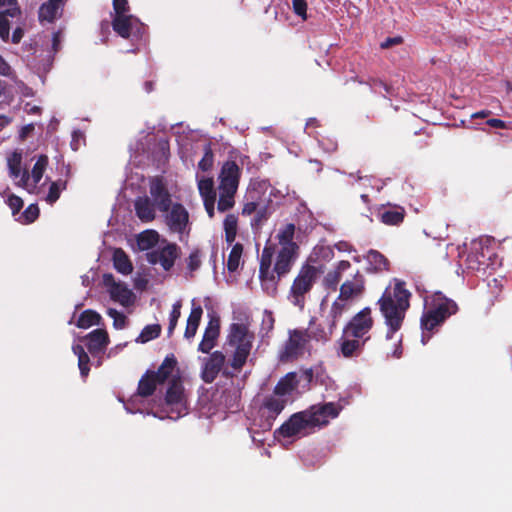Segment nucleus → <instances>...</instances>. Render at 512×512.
<instances>
[{"mask_svg": "<svg viewBox=\"0 0 512 512\" xmlns=\"http://www.w3.org/2000/svg\"><path fill=\"white\" fill-rule=\"evenodd\" d=\"M338 300L348 301L361 297L365 291V277L357 270L351 278L346 279L340 286Z\"/></svg>", "mask_w": 512, "mask_h": 512, "instance_id": "16", "label": "nucleus"}, {"mask_svg": "<svg viewBox=\"0 0 512 512\" xmlns=\"http://www.w3.org/2000/svg\"><path fill=\"white\" fill-rule=\"evenodd\" d=\"M298 255L299 250L277 249L276 244H265L260 257L259 280L267 295L276 296L280 280L291 272Z\"/></svg>", "mask_w": 512, "mask_h": 512, "instance_id": "2", "label": "nucleus"}, {"mask_svg": "<svg viewBox=\"0 0 512 512\" xmlns=\"http://www.w3.org/2000/svg\"><path fill=\"white\" fill-rule=\"evenodd\" d=\"M66 181H54L49 187V192L46 196V202L49 204L55 203L60 198V192L66 189Z\"/></svg>", "mask_w": 512, "mask_h": 512, "instance_id": "45", "label": "nucleus"}, {"mask_svg": "<svg viewBox=\"0 0 512 512\" xmlns=\"http://www.w3.org/2000/svg\"><path fill=\"white\" fill-rule=\"evenodd\" d=\"M411 293L403 281L396 280L393 287H387L378 299L380 312L387 326L386 339L390 340L403 325L406 312L410 307Z\"/></svg>", "mask_w": 512, "mask_h": 512, "instance_id": "3", "label": "nucleus"}, {"mask_svg": "<svg viewBox=\"0 0 512 512\" xmlns=\"http://www.w3.org/2000/svg\"><path fill=\"white\" fill-rule=\"evenodd\" d=\"M187 269L192 276L195 271H197L201 266V251L199 249H194L186 259Z\"/></svg>", "mask_w": 512, "mask_h": 512, "instance_id": "48", "label": "nucleus"}, {"mask_svg": "<svg viewBox=\"0 0 512 512\" xmlns=\"http://www.w3.org/2000/svg\"><path fill=\"white\" fill-rule=\"evenodd\" d=\"M287 400L278 396L270 395L265 397L259 408L260 423L259 427L264 431H269L278 415L284 410Z\"/></svg>", "mask_w": 512, "mask_h": 512, "instance_id": "10", "label": "nucleus"}, {"mask_svg": "<svg viewBox=\"0 0 512 512\" xmlns=\"http://www.w3.org/2000/svg\"><path fill=\"white\" fill-rule=\"evenodd\" d=\"M198 190L203 200L216 198V192L212 178H203L199 180Z\"/></svg>", "mask_w": 512, "mask_h": 512, "instance_id": "42", "label": "nucleus"}, {"mask_svg": "<svg viewBox=\"0 0 512 512\" xmlns=\"http://www.w3.org/2000/svg\"><path fill=\"white\" fill-rule=\"evenodd\" d=\"M365 259L374 272L387 271L389 269V260L379 251L371 249L365 255Z\"/></svg>", "mask_w": 512, "mask_h": 512, "instance_id": "32", "label": "nucleus"}, {"mask_svg": "<svg viewBox=\"0 0 512 512\" xmlns=\"http://www.w3.org/2000/svg\"><path fill=\"white\" fill-rule=\"evenodd\" d=\"M83 339L87 341L86 347L94 357L103 354L110 343L109 335L104 329H95Z\"/></svg>", "mask_w": 512, "mask_h": 512, "instance_id": "18", "label": "nucleus"}, {"mask_svg": "<svg viewBox=\"0 0 512 512\" xmlns=\"http://www.w3.org/2000/svg\"><path fill=\"white\" fill-rule=\"evenodd\" d=\"M180 254L181 249L176 243L162 240L161 245L146 253V260L152 265L159 264L165 271H170Z\"/></svg>", "mask_w": 512, "mask_h": 512, "instance_id": "8", "label": "nucleus"}, {"mask_svg": "<svg viewBox=\"0 0 512 512\" xmlns=\"http://www.w3.org/2000/svg\"><path fill=\"white\" fill-rule=\"evenodd\" d=\"M309 338L317 342L326 343L331 339L333 335L331 329H327L324 324L316 323V318L311 317L309 320Z\"/></svg>", "mask_w": 512, "mask_h": 512, "instance_id": "30", "label": "nucleus"}, {"mask_svg": "<svg viewBox=\"0 0 512 512\" xmlns=\"http://www.w3.org/2000/svg\"><path fill=\"white\" fill-rule=\"evenodd\" d=\"M296 227L293 223H287L279 229L276 238L280 248H287L292 250H299V246L294 242Z\"/></svg>", "mask_w": 512, "mask_h": 512, "instance_id": "26", "label": "nucleus"}, {"mask_svg": "<svg viewBox=\"0 0 512 512\" xmlns=\"http://www.w3.org/2000/svg\"><path fill=\"white\" fill-rule=\"evenodd\" d=\"M374 319L370 307H365L356 313L344 327V334L348 337L363 339L373 328Z\"/></svg>", "mask_w": 512, "mask_h": 512, "instance_id": "11", "label": "nucleus"}, {"mask_svg": "<svg viewBox=\"0 0 512 512\" xmlns=\"http://www.w3.org/2000/svg\"><path fill=\"white\" fill-rule=\"evenodd\" d=\"M293 11L303 20L307 19V2L305 0H293Z\"/></svg>", "mask_w": 512, "mask_h": 512, "instance_id": "56", "label": "nucleus"}, {"mask_svg": "<svg viewBox=\"0 0 512 512\" xmlns=\"http://www.w3.org/2000/svg\"><path fill=\"white\" fill-rule=\"evenodd\" d=\"M159 241V234L155 230H146L137 237V245L140 250H150L154 248Z\"/></svg>", "mask_w": 512, "mask_h": 512, "instance_id": "35", "label": "nucleus"}, {"mask_svg": "<svg viewBox=\"0 0 512 512\" xmlns=\"http://www.w3.org/2000/svg\"><path fill=\"white\" fill-rule=\"evenodd\" d=\"M458 310L457 303L442 292H435L430 301L425 299V309L420 319L422 343L426 344L431 333L442 326L448 318L455 315Z\"/></svg>", "mask_w": 512, "mask_h": 512, "instance_id": "5", "label": "nucleus"}, {"mask_svg": "<svg viewBox=\"0 0 512 512\" xmlns=\"http://www.w3.org/2000/svg\"><path fill=\"white\" fill-rule=\"evenodd\" d=\"M369 339H370L369 336L364 339H361V338L343 339L340 342L339 353L344 358L358 357L362 354L365 344Z\"/></svg>", "mask_w": 512, "mask_h": 512, "instance_id": "20", "label": "nucleus"}, {"mask_svg": "<svg viewBox=\"0 0 512 512\" xmlns=\"http://www.w3.org/2000/svg\"><path fill=\"white\" fill-rule=\"evenodd\" d=\"M101 322L102 317L99 313L92 309H87L80 314L76 326L81 329H88L93 325H100Z\"/></svg>", "mask_w": 512, "mask_h": 512, "instance_id": "34", "label": "nucleus"}, {"mask_svg": "<svg viewBox=\"0 0 512 512\" xmlns=\"http://www.w3.org/2000/svg\"><path fill=\"white\" fill-rule=\"evenodd\" d=\"M59 46H60V32H55L53 33V38H52V48L55 52H57L59 50Z\"/></svg>", "mask_w": 512, "mask_h": 512, "instance_id": "64", "label": "nucleus"}, {"mask_svg": "<svg viewBox=\"0 0 512 512\" xmlns=\"http://www.w3.org/2000/svg\"><path fill=\"white\" fill-rule=\"evenodd\" d=\"M181 307H182L181 300L176 301L172 306V310H171L170 316H169V325H168V335L169 336L174 332V330L177 326L178 320L181 317Z\"/></svg>", "mask_w": 512, "mask_h": 512, "instance_id": "47", "label": "nucleus"}, {"mask_svg": "<svg viewBox=\"0 0 512 512\" xmlns=\"http://www.w3.org/2000/svg\"><path fill=\"white\" fill-rule=\"evenodd\" d=\"M214 163V154L210 144L204 146V155L198 163L200 170L207 172L212 169Z\"/></svg>", "mask_w": 512, "mask_h": 512, "instance_id": "46", "label": "nucleus"}, {"mask_svg": "<svg viewBox=\"0 0 512 512\" xmlns=\"http://www.w3.org/2000/svg\"><path fill=\"white\" fill-rule=\"evenodd\" d=\"M322 272L321 266H315L308 262L300 267L288 293V299L291 304L300 310L304 309L307 296L312 291Z\"/></svg>", "mask_w": 512, "mask_h": 512, "instance_id": "6", "label": "nucleus"}, {"mask_svg": "<svg viewBox=\"0 0 512 512\" xmlns=\"http://www.w3.org/2000/svg\"><path fill=\"white\" fill-rule=\"evenodd\" d=\"M275 319L272 312L265 311L262 319L261 330L265 331V334L271 332L274 328Z\"/></svg>", "mask_w": 512, "mask_h": 512, "instance_id": "57", "label": "nucleus"}, {"mask_svg": "<svg viewBox=\"0 0 512 512\" xmlns=\"http://www.w3.org/2000/svg\"><path fill=\"white\" fill-rule=\"evenodd\" d=\"M135 213L142 222H151L155 219V206L149 197H138L134 202Z\"/></svg>", "mask_w": 512, "mask_h": 512, "instance_id": "23", "label": "nucleus"}, {"mask_svg": "<svg viewBox=\"0 0 512 512\" xmlns=\"http://www.w3.org/2000/svg\"><path fill=\"white\" fill-rule=\"evenodd\" d=\"M112 5L114 10L113 16L131 15L128 0H113Z\"/></svg>", "mask_w": 512, "mask_h": 512, "instance_id": "52", "label": "nucleus"}, {"mask_svg": "<svg viewBox=\"0 0 512 512\" xmlns=\"http://www.w3.org/2000/svg\"><path fill=\"white\" fill-rule=\"evenodd\" d=\"M220 196L217 203V209L220 212H225L233 208L235 204L234 196L236 192L232 191H226V190H219Z\"/></svg>", "mask_w": 512, "mask_h": 512, "instance_id": "43", "label": "nucleus"}, {"mask_svg": "<svg viewBox=\"0 0 512 512\" xmlns=\"http://www.w3.org/2000/svg\"><path fill=\"white\" fill-rule=\"evenodd\" d=\"M111 26L118 36L132 41L141 40L146 34V25L133 15L113 16Z\"/></svg>", "mask_w": 512, "mask_h": 512, "instance_id": "9", "label": "nucleus"}, {"mask_svg": "<svg viewBox=\"0 0 512 512\" xmlns=\"http://www.w3.org/2000/svg\"><path fill=\"white\" fill-rule=\"evenodd\" d=\"M298 386L296 373L290 372L282 377L275 385L273 394L279 398L290 395Z\"/></svg>", "mask_w": 512, "mask_h": 512, "instance_id": "25", "label": "nucleus"}, {"mask_svg": "<svg viewBox=\"0 0 512 512\" xmlns=\"http://www.w3.org/2000/svg\"><path fill=\"white\" fill-rule=\"evenodd\" d=\"M406 211L398 205L389 206L379 212L380 221L388 226H399L403 223Z\"/></svg>", "mask_w": 512, "mask_h": 512, "instance_id": "21", "label": "nucleus"}, {"mask_svg": "<svg viewBox=\"0 0 512 512\" xmlns=\"http://www.w3.org/2000/svg\"><path fill=\"white\" fill-rule=\"evenodd\" d=\"M114 268L121 274L128 275L132 272L133 266L124 250L121 248L115 249L113 253Z\"/></svg>", "mask_w": 512, "mask_h": 512, "instance_id": "33", "label": "nucleus"}, {"mask_svg": "<svg viewBox=\"0 0 512 512\" xmlns=\"http://www.w3.org/2000/svg\"><path fill=\"white\" fill-rule=\"evenodd\" d=\"M371 85L373 86H380L382 87L388 94L391 93V87L383 82L382 80H379V79H371Z\"/></svg>", "mask_w": 512, "mask_h": 512, "instance_id": "63", "label": "nucleus"}, {"mask_svg": "<svg viewBox=\"0 0 512 512\" xmlns=\"http://www.w3.org/2000/svg\"><path fill=\"white\" fill-rule=\"evenodd\" d=\"M402 43V38L401 37H388L387 39H385V41H383L381 44H380V47L382 49H388L394 45H398Z\"/></svg>", "mask_w": 512, "mask_h": 512, "instance_id": "59", "label": "nucleus"}, {"mask_svg": "<svg viewBox=\"0 0 512 512\" xmlns=\"http://www.w3.org/2000/svg\"><path fill=\"white\" fill-rule=\"evenodd\" d=\"M243 254V245L235 243L229 253L227 260V269L229 272H235L239 268L240 259Z\"/></svg>", "mask_w": 512, "mask_h": 512, "instance_id": "39", "label": "nucleus"}, {"mask_svg": "<svg viewBox=\"0 0 512 512\" xmlns=\"http://www.w3.org/2000/svg\"><path fill=\"white\" fill-rule=\"evenodd\" d=\"M216 198L212 199H205L203 200V204L205 207V210L210 218L214 217V206H215Z\"/></svg>", "mask_w": 512, "mask_h": 512, "instance_id": "60", "label": "nucleus"}, {"mask_svg": "<svg viewBox=\"0 0 512 512\" xmlns=\"http://www.w3.org/2000/svg\"><path fill=\"white\" fill-rule=\"evenodd\" d=\"M149 192L154 206L160 212H168L172 204L171 195L162 177H154L149 183Z\"/></svg>", "mask_w": 512, "mask_h": 512, "instance_id": "12", "label": "nucleus"}, {"mask_svg": "<svg viewBox=\"0 0 512 512\" xmlns=\"http://www.w3.org/2000/svg\"><path fill=\"white\" fill-rule=\"evenodd\" d=\"M343 409L340 402L313 405L309 409L292 414L277 430L283 438L304 437L326 427Z\"/></svg>", "mask_w": 512, "mask_h": 512, "instance_id": "1", "label": "nucleus"}, {"mask_svg": "<svg viewBox=\"0 0 512 512\" xmlns=\"http://www.w3.org/2000/svg\"><path fill=\"white\" fill-rule=\"evenodd\" d=\"M64 0H48L44 2L38 12L40 21L53 22L62 11Z\"/></svg>", "mask_w": 512, "mask_h": 512, "instance_id": "24", "label": "nucleus"}, {"mask_svg": "<svg viewBox=\"0 0 512 512\" xmlns=\"http://www.w3.org/2000/svg\"><path fill=\"white\" fill-rule=\"evenodd\" d=\"M161 325L160 324H150V325H147L145 326L140 335L138 336V338L136 339L137 342H140V343H146V342H149L157 337H159V335L161 334Z\"/></svg>", "mask_w": 512, "mask_h": 512, "instance_id": "41", "label": "nucleus"}, {"mask_svg": "<svg viewBox=\"0 0 512 512\" xmlns=\"http://www.w3.org/2000/svg\"><path fill=\"white\" fill-rule=\"evenodd\" d=\"M48 165V157L46 155H40L35 162L32 172H31V178L33 179L32 188H36L37 184L40 182V180L43 177V174L46 170V167Z\"/></svg>", "mask_w": 512, "mask_h": 512, "instance_id": "38", "label": "nucleus"}, {"mask_svg": "<svg viewBox=\"0 0 512 512\" xmlns=\"http://www.w3.org/2000/svg\"><path fill=\"white\" fill-rule=\"evenodd\" d=\"M6 203L10 207V209L12 210V214L13 215H16L17 213H19L20 210L23 208V205H24L23 200L19 196H16L14 194L10 195L7 198Z\"/></svg>", "mask_w": 512, "mask_h": 512, "instance_id": "55", "label": "nucleus"}, {"mask_svg": "<svg viewBox=\"0 0 512 512\" xmlns=\"http://www.w3.org/2000/svg\"><path fill=\"white\" fill-rule=\"evenodd\" d=\"M39 212L37 204H30L21 214L19 219H23L22 222L26 224L32 223L38 218Z\"/></svg>", "mask_w": 512, "mask_h": 512, "instance_id": "50", "label": "nucleus"}, {"mask_svg": "<svg viewBox=\"0 0 512 512\" xmlns=\"http://www.w3.org/2000/svg\"><path fill=\"white\" fill-rule=\"evenodd\" d=\"M103 281L109 288L108 292L113 301L119 302L123 306L130 304L133 294L126 285L116 282L112 274H104Z\"/></svg>", "mask_w": 512, "mask_h": 512, "instance_id": "17", "label": "nucleus"}, {"mask_svg": "<svg viewBox=\"0 0 512 512\" xmlns=\"http://www.w3.org/2000/svg\"><path fill=\"white\" fill-rule=\"evenodd\" d=\"M308 329H292L288 331V339L280 350V360L290 361L302 357L309 345Z\"/></svg>", "mask_w": 512, "mask_h": 512, "instance_id": "7", "label": "nucleus"}, {"mask_svg": "<svg viewBox=\"0 0 512 512\" xmlns=\"http://www.w3.org/2000/svg\"><path fill=\"white\" fill-rule=\"evenodd\" d=\"M220 333V322L218 318H211L204 331L198 350L202 353H209L216 344Z\"/></svg>", "mask_w": 512, "mask_h": 512, "instance_id": "19", "label": "nucleus"}, {"mask_svg": "<svg viewBox=\"0 0 512 512\" xmlns=\"http://www.w3.org/2000/svg\"><path fill=\"white\" fill-rule=\"evenodd\" d=\"M24 36V30L21 27H17L11 37V41L14 44H18Z\"/></svg>", "mask_w": 512, "mask_h": 512, "instance_id": "61", "label": "nucleus"}, {"mask_svg": "<svg viewBox=\"0 0 512 512\" xmlns=\"http://www.w3.org/2000/svg\"><path fill=\"white\" fill-rule=\"evenodd\" d=\"M165 222L170 231L177 234H183L189 224V213L180 203L171 205L168 212H165Z\"/></svg>", "mask_w": 512, "mask_h": 512, "instance_id": "13", "label": "nucleus"}, {"mask_svg": "<svg viewBox=\"0 0 512 512\" xmlns=\"http://www.w3.org/2000/svg\"><path fill=\"white\" fill-rule=\"evenodd\" d=\"M241 169L235 161H226L219 174V190L237 192Z\"/></svg>", "mask_w": 512, "mask_h": 512, "instance_id": "15", "label": "nucleus"}, {"mask_svg": "<svg viewBox=\"0 0 512 512\" xmlns=\"http://www.w3.org/2000/svg\"><path fill=\"white\" fill-rule=\"evenodd\" d=\"M202 314V307L200 305H196L195 300H192V309L188 316L186 329L184 332L185 338L191 339L195 336L201 321Z\"/></svg>", "mask_w": 512, "mask_h": 512, "instance_id": "28", "label": "nucleus"}, {"mask_svg": "<svg viewBox=\"0 0 512 512\" xmlns=\"http://www.w3.org/2000/svg\"><path fill=\"white\" fill-rule=\"evenodd\" d=\"M177 366V359L174 354L167 355L157 371L151 373L157 378L158 382L164 384L166 380L172 375Z\"/></svg>", "mask_w": 512, "mask_h": 512, "instance_id": "29", "label": "nucleus"}, {"mask_svg": "<svg viewBox=\"0 0 512 512\" xmlns=\"http://www.w3.org/2000/svg\"><path fill=\"white\" fill-rule=\"evenodd\" d=\"M245 198L246 202L243 205L241 214L243 216H250L259 209V205L263 200L259 196V192L257 190H249Z\"/></svg>", "mask_w": 512, "mask_h": 512, "instance_id": "36", "label": "nucleus"}, {"mask_svg": "<svg viewBox=\"0 0 512 512\" xmlns=\"http://www.w3.org/2000/svg\"><path fill=\"white\" fill-rule=\"evenodd\" d=\"M255 335L245 323H232L227 335V344L234 348L226 368L223 370V377L231 379L235 377L247 363L251 353Z\"/></svg>", "mask_w": 512, "mask_h": 512, "instance_id": "4", "label": "nucleus"}, {"mask_svg": "<svg viewBox=\"0 0 512 512\" xmlns=\"http://www.w3.org/2000/svg\"><path fill=\"white\" fill-rule=\"evenodd\" d=\"M157 385H161V383L151 373V370H148L139 380L137 393L141 397H149L155 392Z\"/></svg>", "mask_w": 512, "mask_h": 512, "instance_id": "31", "label": "nucleus"}, {"mask_svg": "<svg viewBox=\"0 0 512 512\" xmlns=\"http://www.w3.org/2000/svg\"><path fill=\"white\" fill-rule=\"evenodd\" d=\"M346 310V304L341 300H336L332 303L329 313L330 316V327H337L339 319L342 317Z\"/></svg>", "mask_w": 512, "mask_h": 512, "instance_id": "44", "label": "nucleus"}, {"mask_svg": "<svg viewBox=\"0 0 512 512\" xmlns=\"http://www.w3.org/2000/svg\"><path fill=\"white\" fill-rule=\"evenodd\" d=\"M10 176L17 178L21 175V155L14 153L8 160Z\"/></svg>", "mask_w": 512, "mask_h": 512, "instance_id": "51", "label": "nucleus"}, {"mask_svg": "<svg viewBox=\"0 0 512 512\" xmlns=\"http://www.w3.org/2000/svg\"><path fill=\"white\" fill-rule=\"evenodd\" d=\"M165 401L168 405H182L184 402V388L179 376L172 377L166 391Z\"/></svg>", "mask_w": 512, "mask_h": 512, "instance_id": "22", "label": "nucleus"}, {"mask_svg": "<svg viewBox=\"0 0 512 512\" xmlns=\"http://www.w3.org/2000/svg\"><path fill=\"white\" fill-rule=\"evenodd\" d=\"M271 212L269 209V204L266 203L264 200L259 205V209L255 211V216L251 221V227L254 228H260L270 217Z\"/></svg>", "mask_w": 512, "mask_h": 512, "instance_id": "40", "label": "nucleus"}, {"mask_svg": "<svg viewBox=\"0 0 512 512\" xmlns=\"http://www.w3.org/2000/svg\"><path fill=\"white\" fill-rule=\"evenodd\" d=\"M89 363H90V358H89L88 354H85L82 356L80 355V357H78V367L80 370V374L83 378H86L90 372Z\"/></svg>", "mask_w": 512, "mask_h": 512, "instance_id": "58", "label": "nucleus"}, {"mask_svg": "<svg viewBox=\"0 0 512 512\" xmlns=\"http://www.w3.org/2000/svg\"><path fill=\"white\" fill-rule=\"evenodd\" d=\"M225 241L231 245L236 239L238 231V217L235 214L226 215L223 221Z\"/></svg>", "mask_w": 512, "mask_h": 512, "instance_id": "37", "label": "nucleus"}, {"mask_svg": "<svg viewBox=\"0 0 512 512\" xmlns=\"http://www.w3.org/2000/svg\"><path fill=\"white\" fill-rule=\"evenodd\" d=\"M0 7L4 8L0 13L10 14L11 18L18 17L21 14L17 0H0Z\"/></svg>", "mask_w": 512, "mask_h": 512, "instance_id": "49", "label": "nucleus"}, {"mask_svg": "<svg viewBox=\"0 0 512 512\" xmlns=\"http://www.w3.org/2000/svg\"><path fill=\"white\" fill-rule=\"evenodd\" d=\"M487 124L490 126V127H493V128H498V129H504L506 128V124L503 120L501 119H496V118H492V119H489L487 121Z\"/></svg>", "mask_w": 512, "mask_h": 512, "instance_id": "62", "label": "nucleus"}, {"mask_svg": "<svg viewBox=\"0 0 512 512\" xmlns=\"http://www.w3.org/2000/svg\"><path fill=\"white\" fill-rule=\"evenodd\" d=\"M107 313L113 319V326L116 329H123L126 326L127 318L123 313L113 308H110Z\"/></svg>", "mask_w": 512, "mask_h": 512, "instance_id": "53", "label": "nucleus"}, {"mask_svg": "<svg viewBox=\"0 0 512 512\" xmlns=\"http://www.w3.org/2000/svg\"><path fill=\"white\" fill-rule=\"evenodd\" d=\"M10 14L0 13V38L7 42L9 40L10 33V22L9 18Z\"/></svg>", "mask_w": 512, "mask_h": 512, "instance_id": "54", "label": "nucleus"}, {"mask_svg": "<svg viewBox=\"0 0 512 512\" xmlns=\"http://www.w3.org/2000/svg\"><path fill=\"white\" fill-rule=\"evenodd\" d=\"M351 268V263L347 260H341L337 263L336 267L329 271L325 278L324 284L328 289L336 290L339 282L342 279V274Z\"/></svg>", "mask_w": 512, "mask_h": 512, "instance_id": "27", "label": "nucleus"}, {"mask_svg": "<svg viewBox=\"0 0 512 512\" xmlns=\"http://www.w3.org/2000/svg\"><path fill=\"white\" fill-rule=\"evenodd\" d=\"M226 357L221 351H215L209 357L204 359V364L201 371V379L207 383H212L221 372L226 368Z\"/></svg>", "mask_w": 512, "mask_h": 512, "instance_id": "14", "label": "nucleus"}]
</instances>
